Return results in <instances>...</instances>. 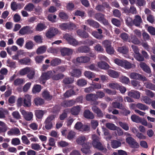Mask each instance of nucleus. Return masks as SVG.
Here are the masks:
<instances>
[{
	"label": "nucleus",
	"instance_id": "nucleus-14",
	"mask_svg": "<svg viewBox=\"0 0 155 155\" xmlns=\"http://www.w3.org/2000/svg\"><path fill=\"white\" fill-rule=\"evenodd\" d=\"M21 112L26 120L29 121L32 119L33 114L31 112H27L24 110H22Z\"/></svg>",
	"mask_w": 155,
	"mask_h": 155
},
{
	"label": "nucleus",
	"instance_id": "nucleus-12",
	"mask_svg": "<svg viewBox=\"0 0 155 155\" xmlns=\"http://www.w3.org/2000/svg\"><path fill=\"white\" fill-rule=\"evenodd\" d=\"M85 23L91 27L96 28H99L100 26V24L98 22L91 19L85 20Z\"/></svg>",
	"mask_w": 155,
	"mask_h": 155
},
{
	"label": "nucleus",
	"instance_id": "nucleus-13",
	"mask_svg": "<svg viewBox=\"0 0 155 155\" xmlns=\"http://www.w3.org/2000/svg\"><path fill=\"white\" fill-rule=\"evenodd\" d=\"M75 103V101L73 100L68 101H64L61 104V105L64 107H71L73 106Z\"/></svg>",
	"mask_w": 155,
	"mask_h": 155
},
{
	"label": "nucleus",
	"instance_id": "nucleus-9",
	"mask_svg": "<svg viewBox=\"0 0 155 155\" xmlns=\"http://www.w3.org/2000/svg\"><path fill=\"white\" fill-rule=\"evenodd\" d=\"M58 32V29L55 28H50L46 34V36L49 38H51L56 34Z\"/></svg>",
	"mask_w": 155,
	"mask_h": 155
},
{
	"label": "nucleus",
	"instance_id": "nucleus-5",
	"mask_svg": "<svg viewBox=\"0 0 155 155\" xmlns=\"http://www.w3.org/2000/svg\"><path fill=\"white\" fill-rule=\"evenodd\" d=\"M55 116L54 115H50L46 119L45 124V128L47 130L51 129L53 127V124L52 121L55 118Z\"/></svg>",
	"mask_w": 155,
	"mask_h": 155
},
{
	"label": "nucleus",
	"instance_id": "nucleus-59",
	"mask_svg": "<svg viewBox=\"0 0 155 155\" xmlns=\"http://www.w3.org/2000/svg\"><path fill=\"white\" fill-rule=\"evenodd\" d=\"M31 147L32 149L38 151L41 149V147L38 143H34L31 144Z\"/></svg>",
	"mask_w": 155,
	"mask_h": 155
},
{
	"label": "nucleus",
	"instance_id": "nucleus-15",
	"mask_svg": "<svg viewBox=\"0 0 155 155\" xmlns=\"http://www.w3.org/2000/svg\"><path fill=\"white\" fill-rule=\"evenodd\" d=\"M92 110L97 114V116L101 118L103 117L104 114L102 111L96 106H93L91 107Z\"/></svg>",
	"mask_w": 155,
	"mask_h": 155
},
{
	"label": "nucleus",
	"instance_id": "nucleus-39",
	"mask_svg": "<svg viewBox=\"0 0 155 155\" xmlns=\"http://www.w3.org/2000/svg\"><path fill=\"white\" fill-rule=\"evenodd\" d=\"M122 67L127 69H130L132 67L131 64L126 60L124 61Z\"/></svg>",
	"mask_w": 155,
	"mask_h": 155
},
{
	"label": "nucleus",
	"instance_id": "nucleus-30",
	"mask_svg": "<svg viewBox=\"0 0 155 155\" xmlns=\"http://www.w3.org/2000/svg\"><path fill=\"white\" fill-rule=\"evenodd\" d=\"M80 107L79 106L74 107L71 109V112L74 115H77L81 110Z\"/></svg>",
	"mask_w": 155,
	"mask_h": 155
},
{
	"label": "nucleus",
	"instance_id": "nucleus-58",
	"mask_svg": "<svg viewBox=\"0 0 155 155\" xmlns=\"http://www.w3.org/2000/svg\"><path fill=\"white\" fill-rule=\"evenodd\" d=\"M84 75L88 78L90 79L94 76V73L90 71H85L84 73Z\"/></svg>",
	"mask_w": 155,
	"mask_h": 155
},
{
	"label": "nucleus",
	"instance_id": "nucleus-51",
	"mask_svg": "<svg viewBox=\"0 0 155 155\" xmlns=\"http://www.w3.org/2000/svg\"><path fill=\"white\" fill-rule=\"evenodd\" d=\"M35 115L38 119L41 118L44 115L43 111L42 110H36L35 111Z\"/></svg>",
	"mask_w": 155,
	"mask_h": 155
},
{
	"label": "nucleus",
	"instance_id": "nucleus-6",
	"mask_svg": "<svg viewBox=\"0 0 155 155\" xmlns=\"http://www.w3.org/2000/svg\"><path fill=\"white\" fill-rule=\"evenodd\" d=\"M96 96L95 94H87L86 96V99L87 101L90 102L92 104L96 105L98 104V102L97 101Z\"/></svg>",
	"mask_w": 155,
	"mask_h": 155
},
{
	"label": "nucleus",
	"instance_id": "nucleus-55",
	"mask_svg": "<svg viewBox=\"0 0 155 155\" xmlns=\"http://www.w3.org/2000/svg\"><path fill=\"white\" fill-rule=\"evenodd\" d=\"M24 83V80L22 78H17L15 79L14 82L15 86H18L23 84Z\"/></svg>",
	"mask_w": 155,
	"mask_h": 155
},
{
	"label": "nucleus",
	"instance_id": "nucleus-43",
	"mask_svg": "<svg viewBox=\"0 0 155 155\" xmlns=\"http://www.w3.org/2000/svg\"><path fill=\"white\" fill-rule=\"evenodd\" d=\"M85 140V137L84 136H80L77 139L76 142L78 144L81 145L83 146V145L85 143H84V142Z\"/></svg>",
	"mask_w": 155,
	"mask_h": 155
},
{
	"label": "nucleus",
	"instance_id": "nucleus-23",
	"mask_svg": "<svg viewBox=\"0 0 155 155\" xmlns=\"http://www.w3.org/2000/svg\"><path fill=\"white\" fill-rule=\"evenodd\" d=\"M90 58L87 56H81L78 57L76 59L77 61L79 63H86L90 61Z\"/></svg>",
	"mask_w": 155,
	"mask_h": 155
},
{
	"label": "nucleus",
	"instance_id": "nucleus-34",
	"mask_svg": "<svg viewBox=\"0 0 155 155\" xmlns=\"http://www.w3.org/2000/svg\"><path fill=\"white\" fill-rule=\"evenodd\" d=\"M20 133L19 129L18 128L12 129L8 132V134L9 135H18Z\"/></svg>",
	"mask_w": 155,
	"mask_h": 155
},
{
	"label": "nucleus",
	"instance_id": "nucleus-28",
	"mask_svg": "<svg viewBox=\"0 0 155 155\" xmlns=\"http://www.w3.org/2000/svg\"><path fill=\"white\" fill-rule=\"evenodd\" d=\"M97 65L99 68L104 70L108 69L110 67L109 64L105 61L99 62L98 63Z\"/></svg>",
	"mask_w": 155,
	"mask_h": 155
},
{
	"label": "nucleus",
	"instance_id": "nucleus-2",
	"mask_svg": "<svg viewBox=\"0 0 155 155\" xmlns=\"http://www.w3.org/2000/svg\"><path fill=\"white\" fill-rule=\"evenodd\" d=\"M63 38L65 39L68 44L73 46H75L78 45V42L72 36L66 33L63 36Z\"/></svg>",
	"mask_w": 155,
	"mask_h": 155
},
{
	"label": "nucleus",
	"instance_id": "nucleus-47",
	"mask_svg": "<svg viewBox=\"0 0 155 155\" xmlns=\"http://www.w3.org/2000/svg\"><path fill=\"white\" fill-rule=\"evenodd\" d=\"M30 70V68L26 67L21 70L19 72L20 75H24L28 74Z\"/></svg>",
	"mask_w": 155,
	"mask_h": 155
},
{
	"label": "nucleus",
	"instance_id": "nucleus-18",
	"mask_svg": "<svg viewBox=\"0 0 155 155\" xmlns=\"http://www.w3.org/2000/svg\"><path fill=\"white\" fill-rule=\"evenodd\" d=\"M142 22V19L141 17L139 15L135 16L133 20V25H134L137 27H140V24Z\"/></svg>",
	"mask_w": 155,
	"mask_h": 155
},
{
	"label": "nucleus",
	"instance_id": "nucleus-37",
	"mask_svg": "<svg viewBox=\"0 0 155 155\" xmlns=\"http://www.w3.org/2000/svg\"><path fill=\"white\" fill-rule=\"evenodd\" d=\"M47 26L45 24L42 23H39L37 24L35 28V30L37 31H41L46 28Z\"/></svg>",
	"mask_w": 155,
	"mask_h": 155
},
{
	"label": "nucleus",
	"instance_id": "nucleus-56",
	"mask_svg": "<svg viewBox=\"0 0 155 155\" xmlns=\"http://www.w3.org/2000/svg\"><path fill=\"white\" fill-rule=\"evenodd\" d=\"M96 94L95 95L96 96V98L97 100L98 98H102L104 97L105 96V94L102 91H98L96 92Z\"/></svg>",
	"mask_w": 155,
	"mask_h": 155
},
{
	"label": "nucleus",
	"instance_id": "nucleus-35",
	"mask_svg": "<svg viewBox=\"0 0 155 155\" xmlns=\"http://www.w3.org/2000/svg\"><path fill=\"white\" fill-rule=\"evenodd\" d=\"M35 5L31 3H29L26 5L24 7V9L28 12L33 11L35 8Z\"/></svg>",
	"mask_w": 155,
	"mask_h": 155
},
{
	"label": "nucleus",
	"instance_id": "nucleus-7",
	"mask_svg": "<svg viewBox=\"0 0 155 155\" xmlns=\"http://www.w3.org/2000/svg\"><path fill=\"white\" fill-rule=\"evenodd\" d=\"M130 78L131 79L138 80L143 81H147L148 79L142 75L135 72H132L130 74Z\"/></svg>",
	"mask_w": 155,
	"mask_h": 155
},
{
	"label": "nucleus",
	"instance_id": "nucleus-10",
	"mask_svg": "<svg viewBox=\"0 0 155 155\" xmlns=\"http://www.w3.org/2000/svg\"><path fill=\"white\" fill-rule=\"evenodd\" d=\"M53 74V73L51 71H48L46 73H43L40 78V80L42 81V83L45 84L46 81L50 79Z\"/></svg>",
	"mask_w": 155,
	"mask_h": 155
},
{
	"label": "nucleus",
	"instance_id": "nucleus-63",
	"mask_svg": "<svg viewBox=\"0 0 155 155\" xmlns=\"http://www.w3.org/2000/svg\"><path fill=\"white\" fill-rule=\"evenodd\" d=\"M135 58L138 61H143L144 60V57L139 53L137 54H134Z\"/></svg>",
	"mask_w": 155,
	"mask_h": 155
},
{
	"label": "nucleus",
	"instance_id": "nucleus-60",
	"mask_svg": "<svg viewBox=\"0 0 155 155\" xmlns=\"http://www.w3.org/2000/svg\"><path fill=\"white\" fill-rule=\"evenodd\" d=\"M137 107L139 109L142 110H145L148 109V107L147 106L140 103H138L137 104Z\"/></svg>",
	"mask_w": 155,
	"mask_h": 155
},
{
	"label": "nucleus",
	"instance_id": "nucleus-26",
	"mask_svg": "<svg viewBox=\"0 0 155 155\" xmlns=\"http://www.w3.org/2000/svg\"><path fill=\"white\" fill-rule=\"evenodd\" d=\"M70 73L72 76L78 78L81 76V71L79 69H73Z\"/></svg>",
	"mask_w": 155,
	"mask_h": 155
},
{
	"label": "nucleus",
	"instance_id": "nucleus-31",
	"mask_svg": "<svg viewBox=\"0 0 155 155\" xmlns=\"http://www.w3.org/2000/svg\"><path fill=\"white\" fill-rule=\"evenodd\" d=\"M42 97L45 100H51L52 99V96L50 95V92L47 90H45L42 93Z\"/></svg>",
	"mask_w": 155,
	"mask_h": 155
},
{
	"label": "nucleus",
	"instance_id": "nucleus-48",
	"mask_svg": "<svg viewBox=\"0 0 155 155\" xmlns=\"http://www.w3.org/2000/svg\"><path fill=\"white\" fill-rule=\"evenodd\" d=\"M75 93V92L73 90L70 89L66 92L64 94V96L65 97H68L72 95H74Z\"/></svg>",
	"mask_w": 155,
	"mask_h": 155
},
{
	"label": "nucleus",
	"instance_id": "nucleus-50",
	"mask_svg": "<svg viewBox=\"0 0 155 155\" xmlns=\"http://www.w3.org/2000/svg\"><path fill=\"white\" fill-rule=\"evenodd\" d=\"M105 126L107 128L111 130H114L117 129V127L113 123H107L106 124Z\"/></svg>",
	"mask_w": 155,
	"mask_h": 155
},
{
	"label": "nucleus",
	"instance_id": "nucleus-3",
	"mask_svg": "<svg viewBox=\"0 0 155 155\" xmlns=\"http://www.w3.org/2000/svg\"><path fill=\"white\" fill-rule=\"evenodd\" d=\"M93 146L95 148L100 151H106L107 149L100 142L99 138L96 137L93 139L92 142Z\"/></svg>",
	"mask_w": 155,
	"mask_h": 155
},
{
	"label": "nucleus",
	"instance_id": "nucleus-1",
	"mask_svg": "<svg viewBox=\"0 0 155 155\" xmlns=\"http://www.w3.org/2000/svg\"><path fill=\"white\" fill-rule=\"evenodd\" d=\"M127 135L130 136L127 137H126V142L131 148H139V145L136 140L131 137L130 134H128Z\"/></svg>",
	"mask_w": 155,
	"mask_h": 155
},
{
	"label": "nucleus",
	"instance_id": "nucleus-16",
	"mask_svg": "<svg viewBox=\"0 0 155 155\" xmlns=\"http://www.w3.org/2000/svg\"><path fill=\"white\" fill-rule=\"evenodd\" d=\"M128 95L129 97L136 99H139L140 96V92L135 90L129 91Z\"/></svg>",
	"mask_w": 155,
	"mask_h": 155
},
{
	"label": "nucleus",
	"instance_id": "nucleus-64",
	"mask_svg": "<svg viewBox=\"0 0 155 155\" xmlns=\"http://www.w3.org/2000/svg\"><path fill=\"white\" fill-rule=\"evenodd\" d=\"M113 154V155H127L125 151L121 150H118L117 152H114Z\"/></svg>",
	"mask_w": 155,
	"mask_h": 155
},
{
	"label": "nucleus",
	"instance_id": "nucleus-57",
	"mask_svg": "<svg viewBox=\"0 0 155 155\" xmlns=\"http://www.w3.org/2000/svg\"><path fill=\"white\" fill-rule=\"evenodd\" d=\"M119 125L124 129L126 130H128L129 129L128 125L127 124L125 123L119 121L118 122Z\"/></svg>",
	"mask_w": 155,
	"mask_h": 155
},
{
	"label": "nucleus",
	"instance_id": "nucleus-22",
	"mask_svg": "<svg viewBox=\"0 0 155 155\" xmlns=\"http://www.w3.org/2000/svg\"><path fill=\"white\" fill-rule=\"evenodd\" d=\"M84 116L86 118L91 119H93L94 116L92 112L88 109L85 110L84 112Z\"/></svg>",
	"mask_w": 155,
	"mask_h": 155
},
{
	"label": "nucleus",
	"instance_id": "nucleus-21",
	"mask_svg": "<svg viewBox=\"0 0 155 155\" xmlns=\"http://www.w3.org/2000/svg\"><path fill=\"white\" fill-rule=\"evenodd\" d=\"M77 33L78 35L82 38H87L89 37L88 34L85 31L78 29L77 31Z\"/></svg>",
	"mask_w": 155,
	"mask_h": 155
},
{
	"label": "nucleus",
	"instance_id": "nucleus-53",
	"mask_svg": "<svg viewBox=\"0 0 155 155\" xmlns=\"http://www.w3.org/2000/svg\"><path fill=\"white\" fill-rule=\"evenodd\" d=\"M145 83V86L147 88L152 90H155V85L154 84L149 82H147Z\"/></svg>",
	"mask_w": 155,
	"mask_h": 155
},
{
	"label": "nucleus",
	"instance_id": "nucleus-61",
	"mask_svg": "<svg viewBox=\"0 0 155 155\" xmlns=\"http://www.w3.org/2000/svg\"><path fill=\"white\" fill-rule=\"evenodd\" d=\"M111 22L114 25L117 27H120L121 25L120 21L115 18H112Z\"/></svg>",
	"mask_w": 155,
	"mask_h": 155
},
{
	"label": "nucleus",
	"instance_id": "nucleus-45",
	"mask_svg": "<svg viewBox=\"0 0 155 155\" xmlns=\"http://www.w3.org/2000/svg\"><path fill=\"white\" fill-rule=\"evenodd\" d=\"M131 119L133 122L136 123H139L141 120V118L136 114L132 115L131 117Z\"/></svg>",
	"mask_w": 155,
	"mask_h": 155
},
{
	"label": "nucleus",
	"instance_id": "nucleus-44",
	"mask_svg": "<svg viewBox=\"0 0 155 155\" xmlns=\"http://www.w3.org/2000/svg\"><path fill=\"white\" fill-rule=\"evenodd\" d=\"M67 68V65L59 66L56 68L55 71L58 72L62 73L66 70Z\"/></svg>",
	"mask_w": 155,
	"mask_h": 155
},
{
	"label": "nucleus",
	"instance_id": "nucleus-24",
	"mask_svg": "<svg viewBox=\"0 0 155 155\" xmlns=\"http://www.w3.org/2000/svg\"><path fill=\"white\" fill-rule=\"evenodd\" d=\"M90 50V48L88 47L85 46H81L78 48V51L79 53H89Z\"/></svg>",
	"mask_w": 155,
	"mask_h": 155
},
{
	"label": "nucleus",
	"instance_id": "nucleus-27",
	"mask_svg": "<svg viewBox=\"0 0 155 155\" xmlns=\"http://www.w3.org/2000/svg\"><path fill=\"white\" fill-rule=\"evenodd\" d=\"M30 31L29 26H26L22 27L19 31V33L21 35H24L29 33Z\"/></svg>",
	"mask_w": 155,
	"mask_h": 155
},
{
	"label": "nucleus",
	"instance_id": "nucleus-62",
	"mask_svg": "<svg viewBox=\"0 0 155 155\" xmlns=\"http://www.w3.org/2000/svg\"><path fill=\"white\" fill-rule=\"evenodd\" d=\"M94 48L96 51L99 52H103L104 51L103 48L100 44L94 46Z\"/></svg>",
	"mask_w": 155,
	"mask_h": 155
},
{
	"label": "nucleus",
	"instance_id": "nucleus-4",
	"mask_svg": "<svg viewBox=\"0 0 155 155\" xmlns=\"http://www.w3.org/2000/svg\"><path fill=\"white\" fill-rule=\"evenodd\" d=\"M105 15L101 13H97L94 15V18L98 21L101 22L105 25H109L110 24L105 18Z\"/></svg>",
	"mask_w": 155,
	"mask_h": 155
},
{
	"label": "nucleus",
	"instance_id": "nucleus-33",
	"mask_svg": "<svg viewBox=\"0 0 155 155\" xmlns=\"http://www.w3.org/2000/svg\"><path fill=\"white\" fill-rule=\"evenodd\" d=\"M121 143L119 141L116 140H113L112 141L111 145L113 148L115 149L120 147L121 145Z\"/></svg>",
	"mask_w": 155,
	"mask_h": 155
},
{
	"label": "nucleus",
	"instance_id": "nucleus-40",
	"mask_svg": "<svg viewBox=\"0 0 155 155\" xmlns=\"http://www.w3.org/2000/svg\"><path fill=\"white\" fill-rule=\"evenodd\" d=\"M61 63V60L57 58L52 60L50 62L51 65L53 66H57L60 64Z\"/></svg>",
	"mask_w": 155,
	"mask_h": 155
},
{
	"label": "nucleus",
	"instance_id": "nucleus-32",
	"mask_svg": "<svg viewBox=\"0 0 155 155\" xmlns=\"http://www.w3.org/2000/svg\"><path fill=\"white\" fill-rule=\"evenodd\" d=\"M118 51L124 54H126L128 51V48L127 46L124 45L122 47H119L117 49Z\"/></svg>",
	"mask_w": 155,
	"mask_h": 155
},
{
	"label": "nucleus",
	"instance_id": "nucleus-17",
	"mask_svg": "<svg viewBox=\"0 0 155 155\" xmlns=\"http://www.w3.org/2000/svg\"><path fill=\"white\" fill-rule=\"evenodd\" d=\"M61 52L63 56H69L72 54L73 50L71 49L64 48L61 49Z\"/></svg>",
	"mask_w": 155,
	"mask_h": 155
},
{
	"label": "nucleus",
	"instance_id": "nucleus-41",
	"mask_svg": "<svg viewBox=\"0 0 155 155\" xmlns=\"http://www.w3.org/2000/svg\"><path fill=\"white\" fill-rule=\"evenodd\" d=\"M73 78L70 77H67L64 78L63 80V82L65 84H71L73 83Z\"/></svg>",
	"mask_w": 155,
	"mask_h": 155
},
{
	"label": "nucleus",
	"instance_id": "nucleus-29",
	"mask_svg": "<svg viewBox=\"0 0 155 155\" xmlns=\"http://www.w3.org/2000/svg\"><path fill=\"white\" fill-rule=\"evenodd\" d=\"M19 61L21 64L29 65L31 64V60L28 57H25L19 59Z\"/></svg>",
	"mask_w": 155,
	"mask_h": 155
},
{
	"label": "nucleus",
	"instance_id": "nucleus-19",
	"mask_svg": "<svg viewBox=\"0 0 155 155\" xmlns=\"http://www.w3.org/2000/svg\"><path fill=\"white\" fill-rule=\"evenodd\" d=\"M140 66L143 70L147 73L150 74L151 73L150 67L145 63L143 62L140 63Z\"/></svg>",
	"mask_w": 155,
	"mask_h": 155
},
{
	"label": "nucleus",
	"instance_id": "nucleus-36",
	"mask_svg": "<svg viewBox=\"0 0 155 155\" xmlns=\"http://www.w3.org/2000/svg\"><path fill=\"white\" fill-rule=\"evenodd\" d=\"M34 102L37 106H41L44 103V100L40 97L36 98L34 99Z\"/></svg>",
	"mask_w": 155,
	"mask_h": 155
},
{
	"label": "nucleus",
	"instance_id": "nucleus-25",
	"mask_svg": "<svg viewBox=\"0 0 155 155\" xmlns=\"http://www.w3.org/2000/svg\"><path fill=\"white\" fill-rule=\"evenodd\" d=\"M107 73L110 77L113 78H117L119 75L118 72L112 69L108 70Z\"/></svg>",
	"mask_w": 155,
	"mask_h": 155
},
{
	"label": "nucleus",
	"instance_id": "nucleus-52",
	"mask_svg": "<svg viewBox=\"0 0 155 155\" xmlns=\"http://www.w3.org/2000/svg\"><path fill=\"white\" fill-rule=\"evenodd\" d=\"M87 84V81L84 79H79L77 81V85L80 87H83Z\"/></svg>",
	"mask_w": 155,
	"mask_h": 155
},
{
	"label": "nucleus",
	"instance_id": "nucleus-54",
	"mask_svg": "<svg viewBox=\"0 0 155 155\" xmlns=\"http://www.w3.org/2000/svg\"><path fill=\"white\" fill-rule=\"evenodd\" d=\"M92 35L97 39H101L103 38V35L99 34L98 32L96 31H94L92 32Z\"/></svg>",
	"mask_w": 155,
	"mask_h": 155
},
{
	"label": "nucleus",
	"instance_id": "nucleus-8",
	"mask_svg": "<svg viewBox=\"0 0 155 155\" xmlns=\"http://www.w3.org/2000/svg\"><path fill=\"white\" fill-rule=\"evenodd\" d=\"M103 44L106 48L107 52L109 54H113L114 53V50L112 47L111 44L108 40H105L103 42Z\"/></svg>",
	"mask_w": 155,
	"mask_h": 155
},
{
	"label": "nucleus",
	"instance_id": "nucleus-11",
	"mask_svg": "<svg viewBox=\"0 0 155 155\" xmlns=\"http://www.w3.org/2000/svg\"><path fill=\"white\" fill-rule=\"evenodd\" d=\"M81 149V151L85 154H89L91 153L90 148L91 147V143L87 142L84 143Z\"/></svg>",
	"mask_w": 155,
	"mask_h": 155
},
{
	"label": "nucleus",
	"instance_id": "nucleus-46",
	"mask_svg": "<svg viewBox=\"0 0 155 155\" xmlns=\"http://www.w3.org/2000/svg\"><path fill=\"white\" fill-rule=\"evenodd\" d=\"M25 47L28 50H31L33 48L34 46L33 42L31 41H27L25 44Z\"/></svg>",
	"mask_w": 155,
	"mask_h": 155
},
{
	"label": "nucleus",
	"instance_id": "nucleus-38",
	"mask_svg": "<svg viewBox=\"0 0 155 155\" xmlns=\"http://www.w3.org/2000/svg\"><path fill=\"white\" fill-rule=\"evenodd\" d=\"M47 47L45 45L41 46L37 49L36 53L38 54H43L46 51Z\"/></svg>",
	"mask_w": 155,
	"mask_h": 155
},
{
	"label": "nucleus",
	"instance_id": "nucleus-49",
	"mask_svg": "<svg viewBox=\"0 0 155 155\" xmlns=\"http://www.w3.org/2000/svg\"><path fill=\"white\" fill-rule=\"evenodd\" d=\"M64 76V74L61 73H59L57 74L53 75L52 77V78L53 80L57 81L63 78Z\"/></svg>",
	"mask_w": 155,
	"mask_h": 155
},
{
	"label": "nucleus",
	"instance_id": "nucleus-20",
	"mask_svg": "<svg viewBox=\"0 0 155 155\" xmlns=\"http://www.w3.org/2000/svg\"><path fill=\"white\" fill-rule=\"evenodd\" d=\"M23 106L25 107H28L31 105V97L28 94L25 96V98L23 101Z\"/></svg>",
	"mask_w": 155,
	"mask_h": 155
},
{
	"label": "nucleus",
	"instance_id": "nucleus-42",
	"mask_svg": "<svg viewBox=\"0 0 155 155\" xmlns=\"http://www.w3.org/2000/svg\"><path fill=\"white\" fill-rule=\"evenodd\" d=\"M41 90V86L40 85H35L32 88V92L34 94L39 92Z\"/></svg>",
	"mask_w": 155,
	"mask_h": 155
}]
</instances>
